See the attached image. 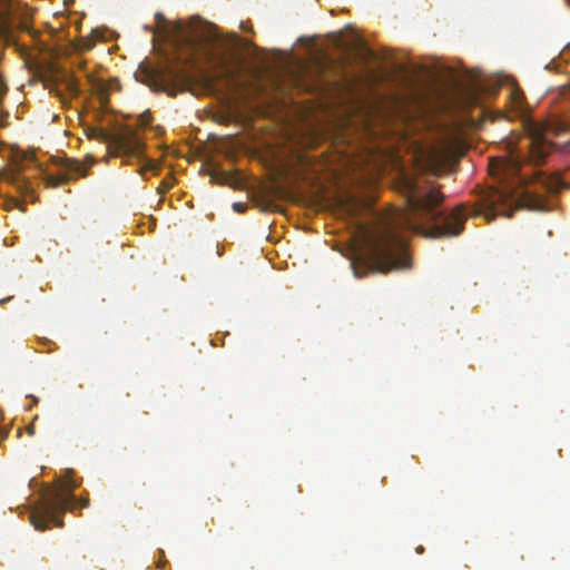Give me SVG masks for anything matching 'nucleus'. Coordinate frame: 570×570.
Wrapping results in <instances>:
<instances>
[{"label": "nucleus", "mask_w": 570, "mask_h": 570, "mask_svg": "<svg viewBox=\"0 0 570 570\" xmlns=\"http://www.w3.org/2000/svg\"><path fill=\"white\" fill-rule=\"evenodd\" d=\"M403 193L406 213H400L374 230L366 232L368 249H407L411 246L409 236L430 238L451 237L459 235L466 220V208L461 205L451 213L440 208L443 195L436 189L421 186L416 181L404 178Z\"/></svg>", "instance_id": "1"}, {"label": "nucleus", "mask_w": 570, "mask_h": 570, "mask_svg": "<svg viewBox=\"0 0 570 570\" xmlns=\"http://www.w3.org/2000/svg\"><path fill=\"white\" fill-rule=\"evenodd\" d=\"M556 148L570 151V139L551 142L540 135L527 137L520 147H513L507 155L492 158L489 170L499 185L480 193L473 214L483 215L488 220H493L499 215L510 217L513 205L519 200L520 189L525 184V178L519 174L521 167L525 163L542 164Z\"/></svg>", "instance_id": "2"}, {"label": "nucleus", "mask_w": 570, "mask_h": 570, "mask_svg": "<svg viewBox=\"0 0 570 570\" xmlns=\"http://www.w3.org/2000/svg\"><path fill=\"white\" fill-rule=\"evenodd\" d=\"M180 37L191 53L207 65L210 83H223L228 88L237 86L240 71L238 57L233 45L223 38L215 26L197 21L184 28Z\"/></svg>", "instance_id": "3"}, {"label": "nucleus", "mask_w": 570, "mask_h": 570, "mask_svg": "<svg viewBox=\"0 0 570 570\" xmlns=\"http://www.w3.org/2000/svg\"><path fill=\"white\" fill-rule=\"evenodd\" d=\"M77 487V483L68 481L61 488H48L31 512L30 521L33 527L39 531H43L49 528L50 522H53L58 528H62L63 521L61 515L66 511L77 505L88 508V498L77 500L75 497L73 490Z\"/></svg>", "instance_id": "4"}, {"label": "nucleus", "mask_w": 570, "mask_h": 570, "mask_svg": "<svg viewBox=\"0 0 570 570\" xmlns=\"http://www.w3.org/2000/svg\"><path fill=\"white\" fill-rule=\"evenodd\" d=\"M345 254V252H341ZM410 252H346V258L356 277L372 272L385 273L392 269L409 267Z\"/></svg>", "instance_id": "5"}, {"label": "nucleus", "mask_w": 570, "mask_h": 570, "mask_svg": "<svg viewBox=\"0 0 570 570\" xmlns=\"http://www.w3.org/2000/svg\"><path fill=\"white\" fill-rule=\"evenodd\" d=\"M88 137L105 142L111 156L126 157L129 160L144 158L145 144L137 130L132 128L127 127L118 132L91 128L88 131Z\"/></svg>", "instance_id": "6"}, {"label": "nucleus", "mask_w": 570, "mask_h": 570, "mask_svg": "<svg viewBox=\"0 0 570 570\" xmlns=\"http://www.w3.org/2000/svg\"><path fill=\"white\" fill-rule=\"evenodd\" d=\"M55 164L58 166L59 170L57 174H47L45 176L47 187L56 188L68 184L79 176L85 177L87 175L86 168L76 159L57 158Z\"/></svg>", "instance_id": "7"}, {"label": "nucleus", "mask_w": 570, "mask_h": 570, "mask_svg": "<svg viewBox=\"0 0 570 570\" xmlns=\"http://www.w3.org/2000/svg\"><path fill=\"white\" fill-rule=\"evenodd\" d=\"M4 179L12 184L22 195L30 194L32 191L31 181L22 176L19 168L10 169L4 174Z\"/></svg>", "instance_id": "8"}, {"label": "nucleus", "mask_w": 570, "mask_h": 570, "mask_svg": "<svg viewBox=\"0 0 570 570\" xmlns=\"http://www.w3.org/2000/svg\"><path fill=\"white\" fill-rule=\"evenodd\" d=\"M119 83L116 79H112L108 82H104L100 80H97L92 90L95 95L97 96L99 104L102 108H106L109 101V91L111 89L118 88Z\"/></svg>", "instance_id": "9"}, {"label": "nucleus", "mask_w": 570, "mask_h": 570, "mask_svg": "<svg viewBox=\"0 0 570 570\" xmlns=\"http://www.w3.org/2000/svg\"><path fill=\"white\" fill-rule=\"evenodd\" d=\"M151 120H153L151 112L149 110H147L139 115L138 125L141 128H146L150 125Z\"/></svg>", "instance_id": "10"}, {"label": "nucleus", "mask_w": 570, "mask_h": 570, "mask_svg": "<svg viewBox=\"0 0 570 570\" xmlns=\"http://www.w3.org/2000/svg\"><path fill=\"white\" fill-rule=\"evenodd\" d=\"M553 130H554L557 136H561L562 134L570 132V124H568L566 121H558L553 126Z\"/></svg>", "instance_id": "11"}, {"label": "nucleus", "mask_w": 570, "mask_h": 570, "mask_svg": "<svg viewBox=\"0 0 570 570\" xmlns=\"http://www.w3.org/2000/svg\"><path fill=\"white\" fill-rule=\"evenodd\" d=\"M68 88L75 95H77L79 92L78 83H77V81L75 79H70L69 80Z\"/></svg>", "instance_id": "12"}, {"label": "nucleus", "mask_w": 570, "mask_h": 570, "mask_svg": "<svg viewBox=\"0 0 570 570\" xmlns=\"http://www.w3.org/2000/svg\"><path fill=\"white\" fill-rule=\"evenodd\" d=\"M11 0H0V13H4L10 8Z\"/></svg>", "instance_id": "13"}, {"label": "nucleus", "mask_w": 570, "mask_h": 570, "mask_svg": "<svg viewBox=\"0 0 570 570\" xmlns=\"http://www.w3.org/2000/svg\"><path fill=\"white\" fill-rule=\"evenodd\" d=\"M522 99H523V95L520 92L519 89H517L514 92H513V100L515 102L517 106H520L521 102H522Z\"/></svg>", "instance_id": "14"}, {"label": "nucleus", "mask_w": 570, "mask_h": 570, "mask_svg": "<svg viewBox=\"0 0 570 570\" xmlns=\"http://www.w3.org/2000/svg\"><path fill=\"white\" fill-rule=\"evenodd\" d=\"M233 208L236 212L242 213L245 209V205L242 203H234Z\"/></svg>", "instance_id": "15"}, {"label": "nucleus", "mask_w": 570, "mask_h": 570, "mask_svg": "<svg viewBox=\"0 0 570 570\" xmlns=\"http://www.w3.org/2000/svg\"><path fill=\"white\" fill-rule=\"evenodd\" d=\"M11 298H12V296H9V297H6V298H2V299L0 301V304H1V305H3V304H6V303L10 302V301H11Z\"/></svg>", "instance_id": "16"}, {"label": "nucleus", "mask_w": 570, "mask_h": 570, "mask_svg": "<svg viewBox=\"0 0 570 570\" xmlns=\"http://www.w3.org/2000/svg\"><path fill=\"white\" fill-rule=\"evenodd\" d=\"M562 95L564 97H570V88H564Z\"/></svg>", "instance_id": "17"}, {"label": "nucleus", "mask_w": 570, "mask_h": 570, "mask_svg": "<svg viewBox=\"0 0 570 570\" xmlns=\"http://www.w3.org/2000/svg\"><path fill=\"white\" fill-rule=\"evenodd\" d=\"M27 431H28V433H29L30 435H33V433H35V428H33V425L28 426Z\"/></svg>", "instance_id": "18"}, {"label": "nucleus", "mask_w": 570, "mask_h": 570, "mask_svg": "<svg viewBox=\"0 0 570 570\" xmlns=\"http://www.w3.org/2000/svg\"><path fill=\"white\" fill-rule=\"evenodd\" d=\"M423 551H424V548H423V547H421V546H420V547H417V548H416V552H417V553H422Z\"/></svg>", "instance_id": "19"}, {"label": "nucleus", "mask_w": 570, "mask_h": 570, "mask_svg": "<svg viewBox=\"0 0 570 570\" xmlns=\"http://www.w3.org/2000/svg\"><path fill=\"white\" fill-rule=\"evenodd\" d=\"M332 249H333V250H336V249H342V248H341V247H338L337 245H334V246L332 247Z\"/></svg>", "instance_id": "20"}, {"label": "nucleus", "mask_w": 570, "mask_h": 570, "mask_svg": "<svg viewBox=\"0 0 570 570\" xmlns=\"http://www.w3.org/2000/svg\"><path fill=\"white\" fill-rule=\"evenodd\" d=\"M156 18H157V19H161V18H163V14H161V13H157V14H156Z\"/></svg>", "instance_id": "21"}, {"label": "nucleus", "mask_w": 570, "mask_h": 570, "mask_svg": "<svg viewBox=\"0 0 570 570\" xmlns=\"http://www.w3.org/2000/svg\"><path fill=\"white\" fill-rule=\"evenodd\" d=\"M564 187H566V188H568V189H570V183L564 184Z\"/></svg>", "instance_id": "22"}, {"label": "nucleus", "mask_w": 570, "mask_h": 570, "mask_svg": "<svg viewBox=\"0 0 570 570\" xmlns=\"http://www.w3.org/2000/svg\"><path fill=\"white\" fill-rule=\"evenodd\" d=\"M351 249H352V250H355L356 248H355V247H352Z\"/></svg>", "instance_id": "23"}, {"label": "nucleus", "mask_w": 570, "mask_h": 570, "mask_svg": "<svg viewBox=\"0 0 570 570\" xmlns=\"http://www.w3.org/2000/svg\"><path fill=\"white\" fill-rule=\"evenodd\" d=\"M567 2L570 4V0H567Z\"/></svg>", "instance_id": "24"}]
</instances>
